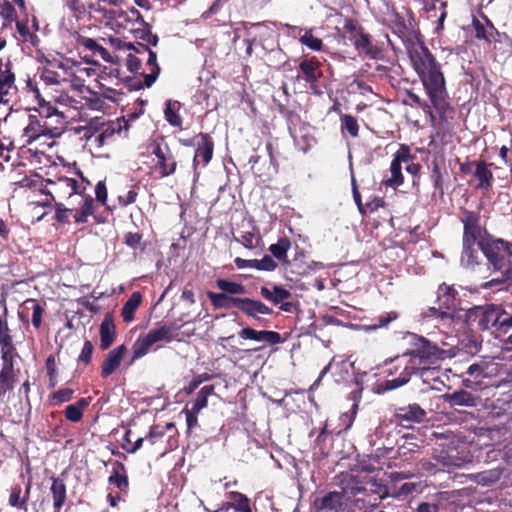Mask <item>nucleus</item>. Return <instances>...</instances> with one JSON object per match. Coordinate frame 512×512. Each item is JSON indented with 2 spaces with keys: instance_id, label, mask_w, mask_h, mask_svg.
<instances>
[{
  "instance_id": "39448f33",
  "label": "nucleus",
  "mask_w": 512,
  "mask_h": 512,
  "mask_svg": "<svg viewBox=\"0 0 512 512\" xmlns=\"http://www.w3.org/2000/svg\"><path fill=\"white\" fill-rule=\"evenodd\" d=\"M35 112L29 115L28 124L20 137L23 145L41 139L53 140L65 132L66 120L62 112L50 105H40Z\"/></svg>"
},
{
  "instance_id": "ea45409f",
  "label": "nucleus",
  "mask_w": 512,
  "mask_h": 512,
  "mask_svg": "<svg viewBox=\"0 0 512 512\" xmlns=\"http://www.w3.org/2000/svg\"><path fill=\"white\" fill-rule=\"evenodd\" d=\"M343 495L339 492H330L321 500L322 509L338 510L343 505Z\"/></svg>"
},
{
  "instance_id": "dca6fc26",
  "label": "nucleus",
  "mask_w": 512,
  "mask_h": 512,
  "mask_svg": "<svg viewBox=\"0 0 512 512\" xmlns=\"http://www.w3.org/2000/svg\"><path fill=\"white\" fill-rule=\"evenodd\" d=\"M15 92L14 75L7 67H4L0 59V101H2L4 111L10 109L9 103Z\"/></svg>"
},
{
  "instance_id": "ddd939ff",
  "label": "nucleus",
  "mask_w": 512,
  "mask_h": 512,
  "mask_svg": "<svg viewBox=\"0 0 512 512\" xmlns=\"http://www.w3.org/2000/svg\"><path fill=\"white\" fill-rule=\"evenodd\" d=\"M139 21L142 22L141 15L138 10L132 8L129 11L114 10L108 12V16L105 18V24L111 29H130L129 24Z\"/></svg>"
},
{
  "instance_id": "5fc2aeb1",
  "label": "nucleus",
  "mask_w": 512,
  "mask_h": 512,
  "mask_svg": "<svg viewBox=\"0 0 512 512\" xmlns=\"http://www.w3.org/2000/svg\"><path fill=\"white\" fill-rule=\"evenodd\" d=\"M73 393V390L70 388L60 389L53 394L52 399L55 404H62L71 400Z\"/></svg>"
},
{
  "instance_id": "5701e85b",
  "label": "nucleus",
  "mask_w": 512,
  "mask_h": 512,
  "mask_svg": "<svg viewBox=\"0 0 512 512\" xmlns=\"http://www.w3.org/2000/svg\"><path fill=\"white\" fill-rule=\"evenodd\" d=\"M260 294L266 300L277 305L290 298L291 293L287 289L279 285H273L272 289L263 286L260 289Z\"/></svg>"
},
{
  "instance_id": "6e6552de",
  "label": "nucleus",
  "mask_w": 512,
  "mask_h": 512,
  "mask_svg": "<svg viewBox=\"0 0 512 512\" xmlns=\"http://www.w3.org/2000/svg\"><path fill=\"white\" fill-rule=\"evenodd\" d=\"M438 299L442 305L445 306V310L442 308L430 307L424 316L427 318L439 319L445 323H449L452 320L453 313L455 311V290L450 286H440Z\"/></svg>"
},
{
  "instance_id": "338daca9",
  "label": "nucleus",
  "mask_w": 512,
  "mask_h": 512,
  "mask_svg": "<svg viewBox=\"0 0 512 512\" xmlns=\"http://www.w3.org/2000/svg\"><path fill=\"white\" fill-rule=\"evenodd\" d=\"M235 265L239 269H245V268H253L257 270V259H243L240 257L235 258L234 260Z\"/></svg>"
},
{
  "instance_id": "393cba45",
  "label": "nucleus",
  "mask_w": 512,
  "mask_h": 512,
  "mask_svg": "<svg viewBox=\"0 0 512 512\" xmlns=\"http://www.w3.org/2000/svg\"><path fill=\"white\" fill-rule=\"evenodd\" d=\"M475 177L479 181L477 185L478 189L489 190L492 186L493 174L489 169V165L484 161H479L476 164L474 173Z\"/></svg>"
},
{
  "instance_id": "69168bd1",
  "label": "nucleus",
  "mask_w": 512,
  "mask_h": 512,
  "mask_svg": "<svg viewBox=\"0 0 512 512\" xmlns=\"http://www.w3.org/2000/svg\"><path fill=\"white\" fill-rule=\"evenodd\" d=\"M108 42H109L110 46L112 48H114L115 50H125V49L131 50L133 47L131 43L124 42V41L120 40L119 38H115V37H109Z\"/></svg>"
},
{
  "instance_id": "4468645a",
  "label": "nucleus",
  "mask_w": 512,
  "mask_h": 512,
  "mask_svg": "<svg viewBox=\"0 0 512 512\" xmlns=\"http://www.w3.org/2000/svg\"><path fill=\"white\" fill-rule=\"evenodd\" d=\"M475 320L483 330L495 327L500 331L501 309L497 306L477 307L474 311Z\"/></svg>"
},
{
  "instance_id": "1a4fd4ad",
  "label": "nucleus",
  "mask_w": 512,
  "mask_h": 512,
  "mask_svg": "<svg viewBox=\"0 0 512 512\" xmlns=\"http://www.w3.org/2000/svg\"><path fill=\"white\" fill-rule=\"evenodd\" d=\"M85 187L81 186L77 180L69 177H57L56 179H47L46 188L43 192L52 196L53 199L69 198L74 194L81 193Z\"/></svg>"
},
{
  "instance_id": "a19ab883",
  "label": "nucleus",
  "mask_w": 512,
  "mask_h": 512,
  "mask_svg": "<svg viewBox=\"0 0 512 512\" xmlns=\"http://www.w3.org/2000/svg\"><path fill=\"white\" fill-rule=\"evenodd\" d=\"M217 287L227 295H240L245 293V287L241 283L225 279L217 280Z\"/></svg>"
},
{
  "instance_id": "a211bd4d",
  "label": "nucleus",
  "mask_w": 512,
  "mask_h": 512,
  "mask_svg": "<svg viewBox=\"0 0 512 512\" xmlns=\"http://www.w3.org/2000/svg\"><path fill=\"white\" fill-rule=\"evenodd\" d=\"M139 46L141 50H138L137 52L147 54L148 56L146 61L147 71L143 73L144 85L146 87H151L158 78V75L160 73V68L157 64V55L147 46L142 44H139Z\"/></svg>"
},
{
  "instance_id": "f03ea898",
  "label": "nucleus",
  "mask_w": 512,
  "mask_h": 512,
  "mask_svg": "<svg viewBox=\"0 0 512 512\" xmlns=\"http://www.w3.org/2000/svg\"><path fill=\"white\" fill-rule=\"evenodd\" d=\"M98 75L97 69L89 63L80 62L71 58L46 59L41 71V79L47 85H56L62 88H71L78 92L92 108H96L99 98L95 92L85 85V82Z\"/></svg>"
},
{
  "instance_id": "f704fd0d",
  "label": "nucleus",
  "mask_w": 512,
  "mask_h": 512,
  "mask_svg": "<svg viewBox=\"0 0 512 512\" xmlns=\"http://www.w3.org/2000/svg\"><path fill=\"white\" fill-rule=\"evenodd\" d=\"M17 356L15 347L13 344H10L9 346H2L1 347V358L3 361L2 368L0 371L3 372H14V358Z\"/></svg>"
},
{
  "instance_id": "412c9836",
  "label": "nucleus",
  "mask_w": 512,
  "mask_h": 512,
  "mask_svg": "<svg viewBox=\"0 0 512 512\" xmlns=\"http://www.w3.org/2000/svg\"><path fill=\"white\" fill-rule=\"evenodd\" d=\"M239 336L243 339L254 340L257 342H268L276 344L280 342V335L274 331H256L252 328H244L239 332Z\"/></svg>"
},
{
  "instance_id": "e2e57ef3",
  "label": "nucleus",
  "mask_w": 512,
  "mask_h": 512,
  "mask_svg": "<svg viewBox=\"0 0 512 512\" xmlns=\"http://www.w3.org/2000/svg\"><path fill=\"white\" fill-rule=\"evenodd\" d=\"M55 207H56V214H55L56 220L61 223L68 222V218H69L68 214L70 212V209L66 208L62 203H56Z\"/></svg>"
},
{
  "instance_id": "f3484780",
  "label": "nucleus",
  "mask_w": 512,
  "mask_h": 512,
  "mask_svg": "<svg viewBox=\"0 0 512 512\" xmlns=\"http://www.w3.org/2000/svg\"><path fill=\"white\" fill-rule=\"evenodd\" d=\"M386 24H388L392 32L402 40H404L409 34L410 28L406 21V17L397 13L394 9H389L387 6Z\"/></svg>"
},
{
  "instance_id": "3c124183",
  "label": "nucleus",
  "mask_w": 512,
  "mask_h": 512,
  "mask_svg": "<svg viewBox=\"0 0 512 512\" xmlns=\"http://www.w3.org/2000/svg\"><path fill=\"white\" fill-rule=\"evenodd\" d=\"M409 380L410 373L407 371V367H405L404 371L399 375V377L392 380L386 379V391L397 389L405 385Z\"/></svg>"
},
{
  "instance_id": "c85d7f7f",
  "label": "nucleus",
  "mask_w": 512,
  "mask_h": 512,
  "mask_svg": "<svg viewBox=\"0 0 512 512\" xmlns=\"http://www.w3.org/2000/svg\"><path fill=\"white\" fill-rule=\"evenodd\" d=\"M242 312H244L249 317L257 318L258 315L271 314L272 310L267 305H265L263 302H261L259 300L246 298V302H245Z\"/></svg>"
},
{
  "instance_id": "f257e3e1",
  "label": "nucleus",
  "mask_w": 512,
  "mask_h": 512,
  "mask_svg": "<svg viewBox=\"0 0 512 512\" xmlns=\"http://www.w3.org/2000/svg\"><path fill=\"white\" fill-rule=\"evenodd\" d=\"M487 269L495 275L481 285L483 289L496 291L510 290L512 280V244L503 240H490L484 243H463L461 265L471 271L480 270L483 259Z\"/></svg>"
},
{
  "instance_id": "bb28decb",
  "label": "nucleus",
  "mask_w": 512,
  "mask_h": 512,
  "mask_svg": "<svg viewBox=\"0 0 512 512\" xmlns=\"http://www.w3.org/2000/svg\"><path fill=\"white\" fill-rule=\"evenodd\" d=\"M141 302V293L138 291L133 292L122 308L121 315L124 322L129 323L134 319V313L140 306Z\"/></svg>"
},
{
  "instance_id": "c756f323",
  "label": "nucleus",
  "mask_w": 512,
  "mask_h": 512,
  "mask_svg": "<svg viewBox=\"0 0 512 512\" xmlns=\"http://www.w3.org/2000/svg\"><path fill=\"white\" fill-rule=\"evenodd\" d=\"M89 401L81 398L75 404L68 405L65 408L64 415L71 422H79L83 417L84 410L88 407Z\"/></svg>"
},
{
  "instance_id": "864d4df0",
  "label": "nucleus",
  "mask_w": 512,
  "mask_h": 512,
  "mask_svg": "<svg viewBox=\"0 0 512 512\" xmlns=\"http://www.w3.org/2000/svg\"><path fill=\"white\" fill-rule=\"evenodd\" d=\"M108 481L110 484L116 485L120 490H124L128 487L127 477L123 474H120L118 470H114Z\"/></svg>"
},
{
  "instance_id": "7ed1b4c3",
  "label": "nucleus",
  "mask_w": 512,
  "mask_h": 512,
  "mask_svg": "<svg viewBox=\"0 0 512 512\" xmlns=\"http://www.w3.org/2000/svg\"><path fill=\"white\" fill-rule=\"evenodd\" d=\"M411 65L420 78L433 106L440 109L444 106L446 83L441 65L422 43H417L408 48Z\"/></svg>"
},
{
  "instance_id": "774afa93",
  "label": "nucleus",
  "mask_w": 512,
  "mask_h": 512,
  "mask_svg": "<svg viewBox=\"0 0 512 512\" xmlns=\"http://www.w3.org/2000/svg\"><path fill=\"white\" fill-rule=\"evenodd\" d=\"M140 242L141 235L138 233H127L125 235V243L133 249L138 248L140 246Z\"/></svg>"
},
{
  "instance_id": "0eeeda50",
  "label": "nucleus",
  "mask_w": 512,
  "mask_h": 512,
  "mask_svg": "<svg viewBox=\"0 0 512 512\" xmlns=\"http://www.w3.org/2000/svg\"><path fill=\"white\" fill-rule=\"evenodd\" d=\"M462 222L464 226L463 243H484L497 240L487 234L480 223V216L472 211H464Z\"/></svg>"
},
{
  "instance_id": "7c9ffc66",
  "label": "nucleus",
  "mask_w": 512,
  "mask_h": 512,
  "mask_svg": "<svg viewBox=\"0 0 512 512\" xmlns=\"http://www.w3.org/2000/svg\"><path fill=\"white\" fill-rule=\"evenodd\" d=\"M77 42L80 46L91 51L93 55H99L102 59L110 61V55L108 51L99 45L95 40L88 37L78 36Z\"/></svg>"
},
{
  "instance_id": "8fccbe9b",
  "label": "nucleus",
  "mask_w": 512,
  "mask_h": 512,
  "mask_svg": "<svg viewBox=\"0 0 512 512\" xmlns=\"http://www.w3.org/2000/svg\"><path fill=\"white\" fill-rule=\"evenodd\" d=\"M341 126L342 129H345L349 132L352 137L358 136L359 125L355 117L351 115H344L341 117Z\"/></svg>"
},
{
  "instance_id": "49530a36",
  "label": "nucleus",
  "mask_w": 512,
  "mask_h": 512,
  "mask_svg": "<svg viewBox=\"0 0 512 512\" xmlns=\"http://www.w3.org/2000/svg\"><path fill=\"white\" fill-rule=\"evenodd\" d=\"M299 41L313 51H320L322 49V40L315 37L312 30H304V33L300 35Z\"/></svg>"
},
{
  "instance_id": "58836bf2",
  "label": "nucleus",
  "mask_w": 512,
  "mask_h": 512,
  "mask_svg": "<svg viewBox=\"0 0 512 512\" xmlns=\"http://www.w3.org/2000/svg\"><path fill=\"white\" fill-rule=\"evenodd\" d=\"M214 394V386L213 385H206L201 388V390L198 392L197 397L192 405V410L194 412H199L207 407L208 404V397Z\"/></svg>"
},
{
  "instance_id": "4be33fe9",
  "label": "nucleus",
  "mask_w": 512,
  "mask_h": 512,
  "mask_svg": "<svg viewBox=\"0 0 512 512\" xmlns=\"http://www.w3.org/2000/svg\"><path fill=\"white\" fill-rule=\"evenodd\" d=\"M444 399L450 406L474 407L477 404V398L466 390L445 394Z\"/></svg>"
},
{
  "instance_id": "423d86ee",
  "label": "nucleus",
  "mask_w": 512,
  "mask_h": 512,
  "mask_svg": "<svg viewBox=\"0 0 512 512\" xmlns=\"http://www.w3.org/2000/svg\"><path fill=\"white\" fill-rule=\"evenodd\" d=\"M173 332V327L163 325L159 328L150 330L144 336H140L133 345V358L138 359L145 356L154 347V345L160 342H171L173 339Z\"/></svg>"
},
{
  "instance_id": "603ef678",
  "label": "nucleus",
  "mask_w": 512,
  "mask_h": 512,
  "mask_svg": "<svg viewBox=\"0 0 512 512\" xmlns=\"http://www.w3.org/2000/svg\"><path fill=\"white\" fill-rule=\"evenodd\" d=\"M15 8L7 1L0 5V16L5 20L4 25L10 24L15 20Z\"/></svg>"
},
{
  "instance_id": "aec40b11",
  "label": "nucleus",
  "mask_w": 512,
  "mask_h": 512,
  "mask_svg": "<svg viewBox=\"0 0 512 512\" xmlns=\"http://www.w3.org/2000/svg\"><path fill=\"white\" fill-rule=\"evenodd\" d=\"M126 351V347L124 345H120L107 354L101 369L103 377H108L119 367Z\"/></svg>"
},
{
  "instance_id": "9b49d317",
  "label": "nucleus",
  "mask_w": 512,
  "mask_h": 512,
  "mask_svg": "<svg viewBox=\"0 0 512 512\" xmlns=\"http://www.w3.org/2000/svg\"><path fill=\"white\" fill-rule=\"evenodd\" d=\"M152 154L157 158V167L162 177L172 175L176 171L177 164L167 144L154 143Z\"/></svg>"
},
{
  "instance_id": "4d7b16f0",
  "label": "nucleus",
  "mask_w": 512,
  "mask_h": 512,
  "mask_svg": "<svg viewBox=\"0 0 512 512\" xmlns=\"http://www.w3.org/2000/svg\"><path fill=\"white\" fill-rule=\"evenodd\" d=\"M12 343V337L9 334V328L6 322L0 319V346H9Z\"/></svg>"
},
{
  "instance_id": "bf43d9fd",
  "label": "nucleus",
  "mask_w": 512,
  "mask_h": 512,
  "mask_svg": "<svg viewBox=\"0 0 512 512\" xmlns=\"http://www.w3.org/2000/svg\"><path fill=\"white\" fill-rule=\"evenodd\" d=\"M93 353V345L90 341H85L78 360L85 364L90 363Z\"/></svg>"
},
{
  "instance_id": "0e129e2a",
  "label": "nucleus",
  "mask_w": 512,
  "mask_h": 512,
  "mask_svg": "<svg viewBox=\"0 0 512 512\" xmlns=\"http://www.w3.org/2000/svg\"><path fill=\"white\" fill-rule=\"evenodd\" d=\"M114 135V129L106 128L101 133L95 136L94 142L97 144L98 147H102L107 139L113 137Z\"/></svg>"
},
{
  "instance_id": "37998d69",
  "label": "nucleus",
  "mask_w": 512,
  "mask_h": 512,
  "mask_svg": "<svg viewBox=\"0 0 512 512\" xmlns=\"http://www.w3.org/2000/svg\"><path fill=\"white\" fill-rule=\"evenodd\" d=\"M122 3V0H94L89 5L91 10L101 13L104 19L108 16V12H113L115 9H107L106 5L117 7Z\"/></svg>"
},
{
  "instance_id": "de8ad7c7",
  "label": "nucleus",
  "mask_w": 512,
  "mask_h": 512,
  "mask_svg": "<svg viewBox=\"0 0 512 512\" xmlns=\"http://www.w3.org/2000/svg\"><path fill=\"white\" fill-rule=\"evenodd\" d=\"M348 38L350 41L353 42L357 50L365 53H370V43L368 36L363 34L362 31L357 32L356 34L353 35H348Z\"/></svg>"
},
{
  "instance_id": "680f3d73",
  "label": "nucleus",
  "mask_w": 512,
  "mask_h": 512,
  "mask_svg": "<svg viewBox=\"0 0 512 512\" xmlns=\"http://www.w3.org/2000/svg\"><path fill=\"white\" fill-rule=\"evenodd\" d=\"M95 195L98 202L105 205L107 202V188L104 182L99 181L95 187Z\"/></svg>"
},
{
  "instance_id": "a878e982",
  "label": "nucleus",
  "mask_w": 512,
  "mask_h": 512,
  "mask_svg": "<svg viewBox=\"0 0 512 512\" xmlns=\"http://www.w3.org/2000/svg\"><path fill=\"white\" fill-rule=\"evenodd\" d=\"M15 382V373L0 371V403L9 401Z\"/></svg>"
},
{
  "instance_id": "052dcab7",
  "label": "nucleus",
  "mask_w": 512,
  "mask_h": 512,
  "mask_svg": "<svg viewBox=\"0 0 512 512\" xmlns=\"http://www.w3.org/2000/svg\"><path fill=\"white\" fill-rule=\"evenodd\" d=\"M186 416V423L188 431H191L193 428H195L198 425V418L197 415L199 412H194L192 409L185 408L182 411Z\"/></svg>"
},
{
  "instance_id": "e433bc0d",
  "label": "nucleus",
  "mask_w": 512,
  "mask_h": 512,
  "mask_svg": "<svg viewBox=\"0 0 512 512\" xmlns=\"http://www.w3.org/2000/svg\"><path fill=\"white\" fill-rule=\"evenodd\" d=\"M290 247H291L290 240L286 237H282L278 240L277 243L270 245L269 251L276 259L286 262L287 261V252L290 249Z\"/></svg>"
},
{
  "instance_id": "13d9d810",
  "label": "nucleus",
  "mask_w": 512,
  "mask_h": 512,
  "mask_svg": "<svg viewBox=\"0 0 512 512\" xmlns=\"http://www.w3.org/2000/svg\"><path fill=\"white\" fill-rule=\"evenodd\" d=\"M259 237L254 232H246L241 236V243L248 249H253L257 246Z\"/></svg>"
},
{
  "instance_id": "c9c22d12",
  "label": "nucleus",
  "mask_w": 512,
  "mask_h": 512,
  "mask_svg": "<svg viewBox=\"0 0 512 512\" xmlns=\"http://www.w3.org/2000/svg\"><path fill=\"white\" fill-rule=\"evenodd\" d=\"M476 38L483 39L489 43L496 42L497 38L500 37V33L495 27L489 23L487 26H483L479 22L475 24Z\"/></svg>"
},
{
  "instance_id": "2eb2a0df",
  "label": "nucleus",
  "mask_w": 512,
  "mask_h": 512,
  "mask_svg": "<svg viewBox=\"0 0 512 512\" xmlns=\"http://www.w3.org/2000/svg\"><path fill=\"white\" fill-rule=\"evenodd\" d=\"M426 413L418 404H410L395 410V423L402 427H411L413 423H420Z\"/></svg>"
},
{
  "instance_id": "473e14b6",
  "label": "nucleus",
  "mask_w": 512,
  "mask_h": 512,
  "mask_svg": "<svg viewBox=\"0 0 512 512\" xmlns=\"http://www.w3.org/2000/svg\"><path fill=\"white\" fill-rule=\"evenodd\" d=\"M94 213V200L92 197H83L80 207L74 214L76 223H85L89 216Z\"/></svg>"
},
{
  "instance_id": "79ce46f5",
  "label": "nucleus",
  "mask_w": 512,
  "mask_h": 512,
  "mask_svg": "<svg viewBox=\"0 0 512 512\" xmlns=\"http://www.w3.org/2000/svg\"><path fill=\"white\" fill-rule=\"evenodd\" d=\"M24 309L32 310V324L35 328H39L42 323V306L36 300L28 299L24 302Z\"/></svg>"
},
{
  "instance_id": "a18cd8bd",
  "label": "nucleus",
  "mask_w": 512,
  "mask_h": 512,
  "mask_svg": "<svg viewBox=\"0 0 512 512\" xmlns=\"http://www.w3.org/2000/svg\"><path fill=\"white\" fill-rule=\"evenodd\" d=\"M417 486L415 483L411 482H404L402 483L398 488L395 487H389L386 485V498L390 496L394 497H400V496H407L408 494L412 493L414 490H416Z\"/></svg>"
},
{
  "instance_id": "2f4dec72",
  "label": "nucleus",
  "mask_w": 512,
  "mask_h": 512,
  "mask_svg": "<svg viewBox=\"0 0 512 512\" xmlns=\"http://www.w3.org/2000/svg\"><path fill=\"white\" fill-rule=\"evenodd\" d=\"M51 493L53 497V506L56 511H59L64 505L66 500V486L59 479H53L51 486Z\"/></svg>"
},
{
  "instance_id": "4c0bfd02",
  "label": "nucleus",
  "mask_w": 512,
  "mask_h": 512,
  "mask_svg": "<svg viewBox=\"0 0 512 512\" xmlns=\"http://www.w3.org/2000/svg\"><path fill=\"white\" fill-rule=\"evenodd\" d=\"M29 498L22 495V489L20 486L16 485L12 488L8 503L11 507L17 508L19 510L27 511V502Z\"/></svg>"
},
{
  "instance_id": "c03bdc74",
  "label": "nucleus",
  "mask_w": 512,
  "mask_h": 512,
  "mask_svg": "<svg viewBox=\"0 0 512 512\" xmlns=\"http://www.w3.org/2000/svg\"><path fill=\"white\" fill-rule=\"evenodd\" d=\"M299 67L307 82L314 83L317 81L319 76L317 63L305 60L300 63Z\"/></svg>"
},
{
  "instance_id": "09e8293b",
  "label": "nucleus",
  "mask_w": 512,
  "mask_h": 512,
  "mask_svg": "<svg viewBox=\"0 0 512 512\" xmlns=\"http://www.w3.org/2000/svg\"><path fill=\"white\" fill-rule=\"evenodd\" d=\"M207 296L215 308L229 309L230 296H228L226 293H224V292L223 293L208 292Z\"/></svg>"
},
{
  "instance_id": "20e7f679",
  "label": "nucleus",
  "mask_w": 512,
  "mask_h": 512,
  "mask_svg": "<svg viewBox=\"0 0 512 512\" xmlns=\"http://www.w3.org/2000/svg\"><path fill=\"white\" fill-rule=\"evenodd\" d=\"M411 65L420 78L433 106L440 109L444 106L446 83L441 65L422 43H417L408 48Z\"/></svg>"
},
{
  "instance_id": "9d476101",
  "label": "nucleus",
  "mask_w": 512,
  "mask_h": 512,
  "mask_svg": "<svg viewBox=\"0 0 512 512\" xmlns=\"http://www.w3.org/2000/svg\"><path fill=\"white\" fill-rule=\"evenodd\" d=\"M403 339L412 346L404 355L409 354L420 359L438 358L440 355V349L424 337L406 333Z\"/></svg>"
},
{
  "instance_id": "cd10ccee",
  "label": "nucleus",
  "mask_w": 512,
  "mask_h": 512,
  "mask_svg": "<svg viewBox=\"0 0 512 512\" xmlns=\"http://www.w3.org/2000/svg\"><path fill=\"white\" fill-rule=\"evenodd\" d=\"M181 104L176 100H167L165 103L164 115L167 122L174 127H181L182 118L179 115Z\"/></svg>"
},
{
  "instance_id": "6ab92c4d",
  "label": "nucleus",
  "mask_w": 512,
  "mask_h": 512,
  "mask_svg": "<svg viewBox=\"0 0 512 512\" xmlns=\"http://www.w3.org/2000/svg\"><path fill=\"white\" fill-rule=\"evenodd\" d=\"M201 141L198 143V147L195 151L193 165L196 167L202 162V165H207L213 155V142L208 134L199 135Z\"/></svg>"
},
{
  "instance_id": "6e6d98bb",
  "label": "nucleus",
  "mask_w": 512,
  "mask_h": 512,
  "mask_svg": "<svg viewBox=\"0 0 512 512\" xmlns=\"http://www.w3.org/2000/svg\"><path fill=\"white\" fill-rule=\"evenodd\" d=\"M276 268L277 263L268 255H265L262 259H257V270L273 271Z\"/></svg>"
},
{
  "instance_id": "72a5a7b5",
  "label": "nucleus",
  "mask_w": 512,
  "mask_h": 512,
  "mask_svg": "<svg viewBox=\"0 0 512 512\" xmlns=\"http://www.w3.org/2000/svg\"><path fill=\"white\" fill-rule=\"evenodd\" d=\"M230 497L234 500L231 503L223 504L222 507H229L236 512H252L249 499L242 493L231 492Z\"/></svg>"
},
{
  "instance_id": "b1692460",
  "label": "nucleus",
  "mask_w": 512,
  "mask_h": 512,
  "mask_svg": "<svg viewBox=\"0 0 512 512\" xmlns=\"http://www.w3.org/2000/svg\"><path fill=\"white\" fill-rule=\"evenodd\" d=\"M116 336L115 325L111 318L106 317L100 325V347L109 348Z\"/></svg>"
},
{
  "instance_id": "f8f14e48",
  "label": "nucleus",
  "mask_w": 512,
  "mask_h": 512,
  "mask_svg": "<svg viewBox=\"0 0 512 512\" xmlns=\"http://www.w3.org/2000/svg\"><path fill=\"white\" fill-rule=\"evenodd\" d=\"M411 159L412 157L407 147L403 146L395 153L390 165L391 177L386 179V186L396 188L403 184L402 164H408Z\"/></svg>"
}]
</instances>
